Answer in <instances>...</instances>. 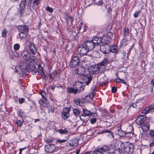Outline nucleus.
<instances>
[{"mask_svg": "<svg viewBox=\"0 0 154 154\" xmlns=\"http://www.w3.org/2000/svg\"><path fill=\"white\" fill-rule=\"evenodd\" d=\"M22 55L26 62H29V61L32 59V57H31L30 54L26 50H24L23 51Z\"/></svg>", "mask_w": 154, "mask_h": 154, "instance_id": "0eeeda50", "label": "nucleus"}, {"mask_svg": "<svg viewBox=\"0 0 154 154\" xmlns=\"http://www.w3.org/2000/svg\"><path fill=\"white\" fill-rule=\"evenodd\" d=\"M58 132L61 134H66L68 132V131H67L66 129L63 130L61 129L58 130Z\"/></svg>", "mask_w": 154, "mask_h": 154, "instance_id": "e433bc0d", "label": "nucleus"}, {"mask_svg": "<svg viewBox=\"0 0 154 154\" xmlns=\"http://www.w3.org/2000/svg\"><path fill=\"white\" fill-rule=\"evenodd\" d=\"M18 114L19 116H23V115H25L23 111L21 110H20L18 111Z\"/></svg>", "mask_w": 154, "mask_h": 154, "instance_id": "8fccbe9b", "label": "nucleus"}, {"mask_svg": "<svg viewBox=\"0 0 154 154\" xmlns=\"http://www.w3.org/2000/svg\"><path fill=\"white\" fill-rule=\"evenodd\" d=\"M109 61V60L107 59H104L98 65L100 66L102 69H104L105 68V65Z\"/></svg>", "mask_w": 154, "mask_h": 154, "instance_id": "aec40b11", "label": "nucleus"}, {"mask_svg": "<svg viewBox=\"0 0 154 154\" xmlns=\"http://www.w3.org/2000/svg\"><path fill=\"white\" fill-rule=\"evenodd\" d=\"M32 1V4L34 6H37L40 2V0H31Z\"/></svg>", "mask_w": 154, "mask_h": 154, "instance_id": "4c0bfd02", "label": "nucleus"}, {"mask_svg": "<svg viewBox=\"0 0 154 154\" xmlns=\"http://www.w3.org/2000/svg\"><path fill=\"white\" fill-rule=\"evenodd\" d=\"M142 124L141 128H142L143 131H148L149 129V125L146 123H143Z\"/></svg>", "mask_w": 154, "mask_h": 154, "instance_id": "412c9836", "label": "nucleus"}, {"mask_svg": "<svg viewBox=\"0 0 154 154\" xmlns=\"http://www.w3.org/2000/svg\"><path fill=\"white\" fill-rule=\"evenodd\" d=\"M96 5H98L101 6L103 4L102 0H93Z\"/></svg>", "mask_w": 154, "mask_h": 154, "instance_id": "c756f323", "label": "nucleus"}, {"mask_svg": "<svg viewBox=\"0 0 154 154\" xmlns=\"http://www.w3.org/2000/svg\"><path fill=\"white\" fill-rule=\"evenodd\" d=\"M57 72L56 71H54L52 73L50 74V79H54L56 76Z\"/></svg>", "mask_w": 154, "mask_h": 154, "instance_id": "c85d7f7f", "label": "nucleus"}, {"mask_svg": "<svg viewBox=\"0 0 154 154\" xmlns=\"http://www.w3.org/2000/svg\"><path fill=\"white\" fill-rule=\"evenodd\" d=\"M92 41L94 45V47L97 46L100 43L105 44L104 45L109 43V41L106 39V37H103L99 39L97 37H95L93 38Z\"/></svg>", "mask_w": 154, "mask_h": 154, "instance_id": "20e7f679", "label": "nucleus"}, {"mask_svg": "<svg viewBox=\"0 0 154 154\" xmlns=\"http://www.w3.org/2000/svg\"><path fill=\"white\" fill-rule=\"evenodd\" d=\"M73 102L76 105L79 106L83 103V102L81 100L78 98H75Z\"/></svg>", "mask_w": 154, "mask_h": 154, "instance_id": "bb28decb", "label": "nucleus"}, {"mask_svg": "<svg viewBox=\"0 0 154 154\" xmlns=\"http://www.w3.org/2000/svg\"><path fill=\"white\" fill-rule=\"evenodd\" d=\"M26 32H20V33L19 35L21 39H22L23 38H25L26 37Z\"/></svg>", "mask_w": 154, "mask_h": 154, "instance_id": "473e14b6", "label": "nucleus"}, {"mask_svg": "<svg viewBox=\"0 0 154 154\" xmlns=\"http://www.w3.org/2000/svg\"><path fill=\"white\" fill-rule=\"evenodd\" d=\"M17 29L20 32H27L29 31V27L25 25H20L17 26Z\"/></svg>", "mask_w": 154, "mask_h": 154, "instance_id": "f8f14e48", "label": "nucleus"}, {"mask_svg": "<svg viewBox=\"0 0 154 154\" xmlns=\"http://www.w3.org/2000/svg\"><path fill=\"white\" fill-rule=\"evenodd\" d=\"M109 131L107 132L108 133L107 135V136L109 137L110 138H113L114 137V136L112 132L110 131L109 130H107Z\"/></svg>", "mask_w": 154, "mask_h": 154, "instance_id": "72a5a7b5", "label": "nucleus"}, {"mask_svg": "<svg viewBox=\"0 0 154 154\" xmlns=\"http://www.w3.org/2000/svg\"><path fill=\"white\" fill-rule=\"evenodd\" d=\"M132 106L134 108H137V106L136 103H133L132 105L131 106Z\"/></svg>", "mask_w": 154, "mask_h": 154, "instance_id": "13d9d810", "label": "nucleus"}, {"mask_svg": "<svg viewBox=\"0 0 154 154\" xmlns=\"http://www.w3.org/2000/svg\"><path fill=\"white\" fill-rule=\"evenodd\" d=\"M120 82L125 84H126V82H125V81L124 80L122 79Z\"/></svg>", "mask_w": 154, "mask_h": 154, "instance_id": "680f3d73", "label": "nucleus"}, {"mask_svg": "<svg viewBox=\"0 0 154 154\" xmlns=\"http://www.w3.org/2000/svg\"><path fill=\"white\" fill-rule=\"evenodd\" d=\"M101 68L97 65L91 66L89 68V71L91 74L97 75L100 72Z\"/></svg>", "mask_w": 154, "mask_h": 154, "instance_id": "423d86ee", "label": "nucleus"}, {"mask_svg": "<svg viewBox=\"0 0 154 154\" xmlns=\"http://www.w3.org/2000/svg\"><path fill=\"white\" fill-rule=\"evenodd\" d=\"M70 18L71 19V21L72 23L73 21L74 20V19L72 18V17H70Z\"/></svg>", "mask_w": 154, "mask_h": 154, "instance_id": "774afa93", "label": "nucleus"}, {"mask_svg": "<svg viewBox=\"0 0 154 154\" xmlns=\"http://www.w3.org/2000/svg\"><path fill=\"white\" fill-rule=\"evenodd\" d=\"M85 69L82 66H80L76 69L75 70V73L79 75H83L85 73Z\"/></svg>", "mask_w": 154, "mask_h": 154, "instance_id": "dca6fc26", "label": "nucleus"}, {"mask_svg": "<svg viewBox=\"0 0 154 154\" xmlns=\"http://www.w3.org/2000/svg\"><path fill=\"white\" fill-rule=\"evenodd\" d=\"M20 47L19 45L18 44H16L14 45V48L16 51H18Z\"/></svg>", "mask_w": 154, "mask_h": 154, "instance_id": "ea45409f", "label": "nucleus"}, {"mask_svg": "<svg viewBox=\"0 0 154 154\" xmlns=\"http://www.w3.org/2000/svg\"><path fill=\"white\" fill-rule=\"evenodd\" d=\"M67 91L69 93H72L74 94H76L77 93V91L76 89L68 87L67 88Z\"/></svg>", "mask_w": 154, "mask_h": 154, "instance_id": "a878e982", "label": "nucleus"}, {"mask_svg": "<svg viewBox=\"0 0 154 154\" xmlns=\"http://www.w3.org/2000/svg\"><path fill=\"white\" fill-rule=\"evenodd\" d=\"M45 9L47 11L51 13H52L53 11V8L49 6L45 8Z\"/></svg>", "mask_w": 154, "mask_h": 154, "instance_id": "37998d69", "label": "nucleus"}, {"mask_svg": "<svg viewBox=\"0 0 154 154\" xmlns=\"http://www.w3.org/2000/svg\"><path fill=\"white\" fill-rule=\"evenodd\" d=\"M79 140V139L77 138H75L74 139H73L72 142H71L70 143H69V145L71 146H73L75 147H77L79 145L78 141Z\"/></svg>", "mask_w": 154, "mask_h": 154, "instance_id": "6ab92c4d", "label": "nucleus"}, {"mask_svg": "<svg viewBox=\"0 0 154 154\" xmlns=\"http://www.w3.org/2000/svg\"><path fill=\"white\" fill-rule=\"evenodd\" d=\"M100 149V151L103 152H106L108 151L109 153H113L114 152V151L112 149H109V150L108 149V147L106 145H104L102 147H101L100 149Z\"/></svg>", "mask_w": 154, "mask_h": 154, "instance_id": "a211bd4d", "label": "nucleus"}, {"mask_svg": "<svg viewBox=\"0 0 154 154\" xmlns=\"http://www.w3.org/2000/svg\"><path fill=\"white\" fill-rule=\"evenodd\" d=\"M48 110L49 113H53L54 112L55 108L53 106H49L48 107Z\"/></svg>", "mask_w": 154, "mask_h": 154, "instance_id": "2f4dec72", "label": "nucleus"}, {"mask_svg": "<svg viewBox=\"0 0 154 154\" xmlns=\"http://www.w3.org/2000/svg\"><path fill=\"white\" fill-rule=\"evenodd\" d=\"M73 85L75 86V88L78 91L81 92L83 91L85 88L82 83L80 82H76L74 83Z\"/></svg>", "mask_w": 154, "mask_h": 154, "instance_id": "1a4fd4ad", "label": "nucleus"}, {"mask_svg": "<svg viewBox=\"0 0 154 154\" xmlns=\"http://www.w3.org/2000/svg\"><path fill=\"white\" fill-rule=\"evenodd\" d=\"M94 48V45L92 40L86 41L79 46L77 51L80 55L83 56L86 55L89 51L93 50Z\"/></svg>", "mask_w": 154, "mask_h": 154, "instance_id": "f03ea898", "label": "nucleus"}, {"mask_svg": "<svg viewBox=\"0 0 154 154\" xmlns=\"http://www.w3.org/2000/svg\"><path fill=\"white\" fill-rule=\"evenodd\" d=\"M16 123L17 125L18 126L20 127L21 125L22 124V122L20 120H19L17 121Z\"/></svg>", "mask_w": 154, "mask_h": 154, "instance_id": "09e8293b", "label": "nucleus"}, {"mask_svg": "<svg viewBox=\"0 0 154 154\" xmlns=\"http://www.w3.org/2000/svg\"><path fill=\"white\" fill-rule=\"evenodd\" d=\"M109 48L110 51L113 53H117L118 51V48L116 45H114L109 46Z\"/></svg>", "mask_w": 154, "mask_h": 154, "instance_id": "4be33fe9", "label": "nucleus"}, {"mask_svg": "<svg viewBox=\"0 0 154 154\" xmlns=\"http://www.w3.org/2000/svg\"><path fill=\"white\" fill-rule=\"evenodd\" d=\"M69 116H62V118L64 119H65L68 118Z\"/></svg>", "mask_w": 154, "mask_h": 154, "instance_id": "e2e57ef3", "label": "nucleus"}, {"mask_svg": "<svg viewBox=\"0 0 154 154\" xmlns=\"http://www.w3.org/2000/svg\"><path fill=\"white\" fill-rule=\"evenodd\" d=\"M118 134L120 136L124 137L126 135H127V136H128V134H132L131 132H129L128 133H126L122 130H121V127H118Z\"/></svg>", "mask_w": 154, "mask_h": 154, "instance_id": "ddd939ff", "label": "nucleus"}, {"mask_svg": "<svg viewBox=\"0 0 154 154\" xmlns=\"http://www.w3.org/2000/svg\"><path fill=\"white\" fill-rule=\"evenodd\" d=\"M29 51L30 53L33 55H35L37 52V48L35 44L30 42L28 45Z\"/></svg>", "mask_w": 154, "mask_h": 154, "instance_id": "6e6552de", "label": "nucleus"}, {"mask_svg": "<svg viewBox=\"0 0 154 154\" xmlns=\"http://www.w3.org/2000/svg\"><path fill=\"white\" fill-rule=\"evenodd\" d=\"M83 82H85L86 85H88L92 79V78L91 76L87 75L83 76L82 78Z\"/></svg>", "mask_w": 154, "mask_h": 154, "instance_id": "4468645a", "label": "nucleus"}, {"mask_svg": "<svg viewBox=\"0 0 154 154\" xmlns=\"http://www.w3.org/2000/svg\"><path fill=\"white\" fill-rule=\"evenodd\" d=\"M85 154H103L101 151H100V149H97L95 150L93 153L91 152H86Z\"/></svg>", "mask_w": 154, "mask_h": 154, "instance_id": "cd10ccee", "label": "nucleus"}, {"mask_svg": "<svg viewBox=\"0 0 154 154\" xmlns=\"http://www.w3.org/2000/svg\"><path fill=\"white\" fill-rule=\"evenodd\" d=\"M114 150H118L119 153L131 154L134 152V147L132 143L129 142L123 143L119 140L113 144Z\"/></svg>", "mask_w": 154, "mask_h": 154, "instance_id": "f257e3e1", "label": "nucleus"}, {"mask_svg": "<svg viewBox=\"0 0 154 154\" xmlns=\"http://www.w3.org/2000/svg\"><path fill=\"white\" fill-rule=\"evenodd\" d=\"M83 24V22H81L80 23V24L79 25V30H81L82 29V26Z\"/></svg>", "mask_w": 154, "mask_h": 154, "instance_id": "bf43d9fd", "label": "nucleus"}, {"mask_svg": "<svg viewBox=\"0 0 154 154\" xmlns=\"http://www.w3.org/2000/svg\"><path fill=\"white\" fill-rule=\"evenodd\" d=\"M122 79L119 78H117L115 79V81L116 83L120 82Z\"/></svg>", "mask_w": 154, "mask_h": 154, "instance_id": "4d7b16f0", "label": "nucleus"}, {"mask_svg": "<svg viewBox=\"0 0 154 154\" xmlns=\"http://www.w3.org/2000/svg\"><path fill=\"white\" fill-rule=\"evenodd\" d=\"M24 100H25V99L23 98L19 99L18 100L19 103L20 104L24 102Z\"/></svg>", "mask_w": 154, "mask_h": 154, "instance_id": "5fc2aeb1", "label": "nucleus"}, {"mask_svg": "<svg viewBox=\"0 0 154 154\" xmlns=\"http://www.w3.org/2000/svg\"><path fill=\"white\" fill-rule=\"evenodd\" d=\"M55 146L53 144H49L45 146V150L47 152H52L55 150Z\"/></svg>", "mask_w": 154, "mask_h": 154, "instance_id": "9d476101", "label": "nucleus"}, {"mask_svg": "<svg viewBox=\"0 0 154 154\" xmlns=\"http://www.w3.org/2000/svg\"><path fill=\"white\" fill-rule=\"evenodd\" d=\"M38 102L40 105L44 107H47L48 104V101L45 98H42L41 100H39Z\"/></svg>", "mask_w": 154, "mask_h": 154, "instance_id": "f3484780", "label": "nucleus"}, {"mask_svg": "<svg viewBox=\"0 0 154 154\" xmlns=\"http://www.w3.org/2000/svg\"><path fill=\"white\" fill-rule=\"evenodd\" d=\"M140 12V11H136L134 14L133 16L135 18H137Z\"/></svg>", "mask_w": 154, "mask_h": 154, "instance_id": "3c124183", "label": "nucleus"}, {"mask_svg": "<svg viewBox=\"0 0 154 154\" xmlns=\"http://www.w3.org/2000/svg\"><path fill=\"white\" fill-rule=\"evenodd\" d=\"M12 55L16 57H17L19 56V54L18 52L15 51L13 52L12 54Z\"/></svg>", "mask_w": 154, "mask_h": 154, "instance_id": "49530a36", "label": "nucleus"}, {"mask_svg": "<svg viewBox=\"0 0 154 154\" xmlns=\"http://www.w3.org/2000/svg\"><path fill=\"white\" fill-rule=\"evenodd\" d=\"M97 120V119L96 118H93L90 120V122L91 124H94L95 122Z\"/></svg>", "mask_w": 154, "mask_h": 154, "instance_id": "603ef678", "label": "nucleus"}, {"mask_svg": "<svg viewBox=\"0 0 154 154\" xmlns=\"http://www.w3.org/2000/svg\"><path fill=\"white\" fill-rule=\"evenodd\" d=\"M7 33V30L6 29H5L2 32V36L3 37H5L6 36Z\"/></svg>", "mask_w": 154, "mask_h": 154, "instance_id": "79ce46f5", "label": "nucleus"}, {"mask_svg": "<svg viewBox=\"0 0 154 154\" xmlns=\"http://www.w3.org/2000/svg\"><path fill=\"white\" fill-rule=\"evenodd\" d=\"M144 116H138L136 120L140 124H142L144 123L143 122L146 121V117H143Z\"/></svg>", "mask_w": 154, "mask_h": 154, "instance_id": "5701e85b", "label": "nucleus"}, {"mask_svg": "<svg viewBox=\"0 0 154 154\" xmlns=\"http://www.w3.org/2000/svg\"><path fill=\"white\" fill-rule=\"evenodd\" d=\"M109 45H101L100 47V50L104 54L108 53L109 51Z\"/></svg>", "mask_w": 154, "mask_h": 154, "instance_id": "2eb2a0df", "label": "nucleus"}, {"mask_svg": "<svg viewBox=\"0 0 154 154\" xmlns=\"http://www.w3.org/2000/svg\"><path fill=\"white\" fill-rule=\"evenodd\" d=\"M73 112L75 116H78L80 114V112L77 109H73Z\"/></svg>", "mask_w": 154, "mask_h": 154, "instance_id": "a19ab883", "label": "nucleus"}, {"mask_svg": "<svg viewBox=\"0 0 154 154\" xmlns=\"http://www.w3.org/2000/svg\"><path fill=\"white\" fill-rule=\"evenodd\" d=\"M19 65L20 67L23 66V68L24 66L26 65V62L25 61V63H24V61L23 60H21L19 63Z\"/></svg>", "mask_w": 154, "mask_h": 154, "instance_id": "58836bf2", "label": "nucleus"}, {"mask_svg": "<svg viewBox=\"0 0 154 154\" xmlns=\"http://www.w3.org/2000/svg\"><path fill=\"white\" fill-rule=\"evenodd\" d=\"M149 146L150 147L154 146V143H151L149 144Z\"/></svg>", "mask_w": 154, "mask_h": 154, "instance_id": "0e129e2a", "label": "nucleus"}, {"mask_svg": "<svg viewBox=\"0 0 154 154\" xmlns=\"http://www.w3.org/2000/svg\"><path fill=\"white\" fill-rule=\"evenodd\" d=\"M69 138V136H67L66 137V138L65 139L60 140V139L58 140H57V142L59 143H64Z\"/></svg>", "mask_w": 154, "mask_h": 154, "instance_id": "f704fd0d", "label": "nucleus"}, {"mask_svg": "<svg viewBox=\"0 0 154 154\" xmlns=\"http://www.w3.org/2000/svg\"><path fill=\"white\" fill-rule=\"evenodd\" d=\"M40 94L41 95L43 98H45V96L46 95V93L44 91H41L39 92Z\"/></svg>", "mask_w": 154, "mask_h": 154, "instance_id": "de8ad7c7", "label": "nucleus"}, {"mask_svg": "<svg viewBox=\"0 0 154 154\" xmlns=\"http://www.w3.org/2000/svg\"><path fill=\"white\" fill-rule=\"evenodd\" d=\"M65 19H66V23L67 24H68L69 23V20H68V17H66Z\"/></svg>", "mask_w": 154, "mask_h": 154, "instance_id": "338daca9", "label": "nucleus"}, {"mask_svg": "<svg viewBox=\"0 0 154 154\" xmlns=\"http://www.w3.org/2000/svg\"><path fill=\"white\" fill-rule=\"evenodd\" d=\"M108 131H107V130H103V131H101L99 132H98L97 134H103L104 133H106Z\"/></svg>", "mask_w": 154, "mask_h": 154, "instance_id": "6e6d98bb", "label": "nucleus"}, {"mask_svg": "<svg viewBox=\"0 0 154 154\" xmlns=\"http://www.w3.org/2000/svg\"><path fill=\"white\" fill-rule=\"evenodd\" d=\"M150 84L151 85H154V79L152 80L150 82Z\"/></svg>", "mask_w": 154, "mask_h": 154, "instance_id": "69168bd1", "label": "nucleus"}, {"mask_svg": "<svg viewBox=\"0 0 154 154\" xmlns=\"http://www.w3.org/2000/svg\"><path fill=\"white\" fill-rule=\"evenodd\" d=\"M70 108L69 107H66L63 108V111L62 113L63 116H67L69 114Z\"/></svg>", "mask_w": 154, "mask_h": 154, "instance_id": "393cba45", "label": "nucleus"}, {"mask_svg": "<svg viewBox=\"0 0 154 154\" xmlns=\"http://www.w3.org/2000/svg\"><path fill=\"white\" fill-rule=\"evenodd\" d=\"M83 114H82L81 116H83L84 115H85V116H91V115H93L95 114V112H91L89 111V110L83 109Z\"/></svg>", "mask_w": 154, "mask_h": 154, "instance_id": "b1692460", "label": "nucleus"}, {"mask_svg": "<svg viewBox=\"0 0 154 154\" xmlns=\"http://www.w3.org/2000/svg\"><path fill=\"white\" fill-rule=\"evenodd\" d=\"M32 59L28 62H26V65L23 67V69L27 72H33L35 73L38 72L39 70H41L42 67L40 64H36L35 60L36 57L32 56Z\"/></svg>", "mask_w": 154, "mask_h": 154, "instance_id": "7ed1b4c3", "label": "nucleus"}, {"mask_svg": "<svg viewBox=\"0 0 154 154\" xmlns=\"http://www.w3.org/2000/svg\"><path fill=\"white\" fill-rule=\"evenodd\" d=\"M52 140H51L50 139H47L46 140V142L47 143H51L52 142Z\"/></svg>", "mask_w": 154, "mask_h": 154, "instance_id": "052dcab7", "label": "nucleus"}, {"mask_svg": "<svg viewBox=\"0 0 154 154\" xmlns=\"http://www.w3.org/2000/svg\"><path fill=\"white\" fill-rule=\"evenodd\" d=\"M93 97V93H90L89 95L86 96L85 97V99L86 100V101H87L88 100H89V99H92Z\"/></svg>", "mask_w": 154, "mask_h": 154, "instance_id": "7c9ffc66", "label": "nucleus"}, {"mask_svg": "<svg viewBox=\"0 0 154 154\" xmlns=\"http://www.w3.org/2000/svg\"><path fill=\"white\" fill-rule=\"evenodd\" d=\"M79 63L80 60L78 57L75 56L70 63V67L71 68H75L79 65Z\"/></svg>", "mask_w": 154, "mask_h": 154, "instance_id": "39448f33", "label": "nucleus"}, {"mask_svg": "<svg viewBox=\"0 0 154 154\" xmlns=\"http://www.w3.org/2000/svg\"><path fill=\"white\" fill-rule=\"evenodd\" d=\"M117 90V88L115 86H114L112 88V91L113 93H115Z\"/></svg>", "mask_w": 154, "mask_h": 154, "instance_id": "864d4df0", "label": "nucleus"}, {"mask_svg": "<svg viewBox=\"0 0 154 154\" xmlns=\"http://www.w3.org/2000/svg\"><path fill=\"white\" fill-rule=\"evenodd\" d=\"M99 110L102 113H103V115H108V114L107 113V112L106 111V110L105 109H103L101 108L99 109Z\"/></svg>", "mask_w": 154, "mask_h": 154, "instance_id": "a18cd8bd", "label": "nucleus"}, {"mask_svg": "<svg viewBox=\"0 0 154 154\" xmlns=\"http://www.w3.org/2000/svg\"><path fill=\"white\" fill-rule=\"evenodd\" d=\"M153 107L152 105L146 107L142 111V113L143 114H146L148 113L151 112L153 113L154 112V103L153 105Z\"/></svg>", "mask_w": 154, "mask_h": 154, "instance_id": "9b49d317", "label": "nucleus"}, {"mask_svg": "<svg viewBox=\"0 0 154 154\" xmlns=\"http://www.w3.org/2000/svg\"><path fill=\"white\" fill-rule=\"evenodd\" d=\"M124 35L125 36H127L129 33V30L128 28L125 27L124 28Z\"/></svg>", "mask_w": 154, "mask_h": 154, "instance_id": "c9c22d12", "label": "nucleus"}, {"mask_svg": "<svg viewBox=\"0 0 154 154\" xmlns=\"http://www.w3.org/2000/svg\"><path fill=\"white\" fill-rule=\"evenodd\" d=\"M149 133V134L150 136L152 138H154V130H150Z\"/></svg>", "mask_w": 154, "mask_h": 154, "instance_id": "c03bdc74", "label": "nucleus"}]
</instances>
